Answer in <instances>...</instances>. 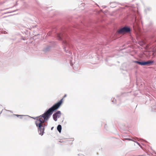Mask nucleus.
<instances>
[{"label":"nucleus","mask_w":156,"mask_h":156,"mask_svg":"<svg viewBox=\"0 0 156 156\" xmlns=\"http://www.w3.org/2000/svg\"><path fill=\"white\" fill-rule=\"evenodd\" d=\"M62 102V99L49 108L43 114L37 117H49L53 113L54 111L57 109Z\"/></svg>","instance_id":"f257e3e1"},{"label":"nucleus","mask_w":156,"mask_h":156,"mask_svg":"<svg viewBox=\"0 0 156 156\" xmlns=\"http://www.w3.org/2000/svg\"><path fill=\"white\" fill-rule=\"evenodd\" d=\"M40 118L36 121V124L38 127V131L40 134L42 135L44 132V128L42 126V123L44 122L46 118Z\"/></svg>","instance_id":"f03ea898"},{"label":"nucleus","mask_w":156,"mask_h":156,"mask_svg":"<svg viewBox=\"0 0 156 156\" xmlns=\"http://www.w3.org/2000/svg\"><path fill=\"white\" fill-rule=\"evenodd\" d=\"M130 31V28L127 27H124L119 30L118 32L119 34H122L126 33H128Z\"/></svg>","instance_id":"7ed1b4c3"},{"label":"nucleus","mask_w":156,"mask_h":156,"mask_svg":"<svg viewBox=\"0 0 156 156\" xmlns=\"http://www.w3.org/2000/svg\"><path fill=\"white\" fill-rule=\"evenodd\" d=\"M61 116V113L60 111H58L54 113L52 117H60Z\"/></svg>","instance_id":"20e7f679"},{"label":"nucleus","mask_w":156,"mask_h":156,"mask_svg":"<svg viewBox=\"0 0 156 156\" xmlns=\"http://www.w3.org/2000/svg\"><path fill=\"white\" fill-rule=\"evenodd\" d=\"M154 62L153 61H151V60H149L146 62L144 61V65H148L151 66V64Z\"/></svg>","instance_id":"39448f33"},{"label":"nucleus","mask_w":156,"mask_h":156,"mask_svg":"<svg viewBox=\"0 0 156 156\" xmlns=\"http://www.w3.org/2000/svg\"><path fill=\"white\" fill-rule=\"evenodd\" d=\"M57 130L60 133L62 129V126L60 125H58L57 126Z\"/></svg>","instance_id":"423d86ee"},{"label":"nucleus","mask_w":156,"mask_h":156,"mask_svg":"<svg viewBox=\"0 0 156 156\" xmlns=\"http://www.w3.org/2000/svg\"><path fill=\"white\" fill-rule=\"evenodd\" d=\"M67 43H66V42L65 41H64L63 42V45L64 46V50L66 51V52H67L66 51V50L65 49V48H66V47L65 46V45H67Z\"/></svg>","instance_id":"0eeeda50"},{"label":"nucleus","mask_w":156,"mask_h":156,"mask_svg":"<svg viewBox=\"0 0 156 156\" xmlns=\"http://www.w3.org/2000/svg\"><path fill=\"white\" fill-rule=\"evenodd\" d=\"M58 40H61V35L60 34L58 35Z\"/></svg>","instance_id":"6e6552de"},{"label":"nucleus","mask_w":156,"mask_h":156,"mask_svg":"<svg viewBox=\"0 0 156 156\" xmlns=\"http://www.w3.org/2000/svg\"><path fill=\"white\" fill-rule=\"evenodd\" d=\"M139 64L140 65H141V66L144 65V61L140 62H139Z\"/></svg>","instance_id":"1a4fd4ad"},{"label":"nucleus","mask_w":156,"mask_h":156,"mask_svg":"<svg viewBox=\"0 0 156 156\" xmlns=\"http://www.w3.org/2000/svg\"><path fill=\"white\" fill-rule=\"evenodd\" d=\"M140 62V61H134V62L135 63L138 64H139V63Z\"/></svg>","instance_id":"9d476101"},{"label":"nucleus","mask_w":156,"mask_h":156,"mask_svg":"<svg viewBox=\"0 0 156 156\" xmlns=\"http://www.w3.org/2000/svg\"><path fill=\"white\" fill-rule=\"evenodd\" d=\"M54 118V119L55 121H56L57 120V118H55V117H54V118Z\"/></svg>","instance_id":"9b49d317"},{"label":"nucleus","mask_w":156,"mask_h":156,"mask_svg":"<svg viewBox=\"0 0 156 156\" xmlns=\"http://www.w3.org/2000/svg\"><path fill=\"white\" fill-rule=\"evenodd\" d=\"M16 115L17 116V117H18L19 116H21V115Z\"/></svg>","instance_id":"f8f14e48"},{"label":"nucleus","mask_w":156,"mask_h":156,"mask_svg":"<svg viewBox=\"0 0 156 156\" xmlns=\"http://www.w3.org/2000/svg\"><path fill=\"white\" fill-rule=\"evenodd\" d=\"M66 96V94H65V95H64V98Z\"/></svg>","instance_id":"ddd939ff"},{"label":"nucleus","mask_w":156,"mask_h":156,"mask_svg":"<svg viewBox=\"0 0 156 156\" xmlns=\"http://www.w3.org/2000/svg\"><path fill=\"white\" fill-rule=\"evenodd\" d=\"M29 117H31V116H29Z\"/></svg>","instance_id":"4468645a"},{"label":"nucleus","mask_w":156,"mask_h":156,"mask_svg":"<svg viewBox=\"0 0 156 156\" xmlns=\"http://www.w3.org/2000/svg\"><path fill=\"white\" fill-rule=\"evenodd\" d=\"M32 118H34V119H35L34 118V117H33Z\"/></svg>","instance_id":"2eb2a0df"}]
</instances>
